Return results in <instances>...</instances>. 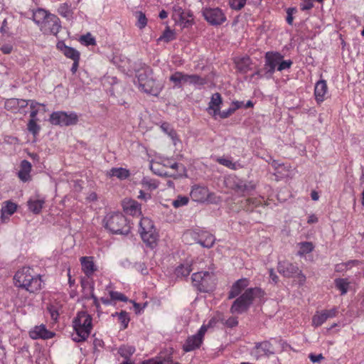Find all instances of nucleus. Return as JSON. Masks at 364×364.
<instances>
[{"label":"nucleus","mask_w":364,"mask_h":364,"mask_svg":"<svg viewBox=\"0 0 364 364\" xmlns=\"http://www.w3.org/2000/svg\"><path fill=\"white\" fill-rule=\"evenodd\" d=\"M188 198L187 196H178L177 198L172 202L174 208H179L186 205L188 203Z\"/></svg>","instance_id":"47"},{"label":"nucleus","mask_w":364,"mask_h":364,"mask_svg":"<svg viewBox=\"0 0 364 364\" xmlns=\"http://www.w3.org/2000/svg\"><path fill=\"white\" fill-rule=\"evenodd\" d=\"M191 15L188 11H185L179 5H174L173 6L172 18L176 22L181 23H187L189 21L188 17Z\"/></svg>","instance_id":"18"},{"label":"nucleus","mask_w":364,"mask_h":364,"mask_svg":"<svg viewBox=\"0 0 364 364\" xmlns=\"http://www.w3.org/2000/svg\"><path fill=\"white\" fill-rule=\"evenodd\" d=\"M58 11L63 17L70 18L72 15L70 5L67 3L61 4L58 8Z\"/></svg>","instance_id":"42"},{"label":"nucleus","mask_w":364,"mask_h":364,"mask_svg":"<svg viewBox=\"0 0 364 364\" xmlns=\"http://www.w3.org/2000/svg\"><path fill=\"white\" fill-rule=\"evenodd\" d=\"M50 14H48L47 11L44 9H39L33 12V21L40 26L43 21H46L48 16H50Z\"/></svg>","instance_id":"31"},{"label":"nucleus","mask_w":364,"mask_h":364,"mask_svg":"<svg viewBox=\"0 0 364 364\" xmlns=\"http://www.w3.org/2000/svg\"><path fill=\"white\" fill-rule=\"evenodd\" d=\"M58 310L59 306L57 304H49L47 307V311L49 313L51 319L53 320L54 321H56L58 320L59 316Z\"/></svg>","instance_id":"44"},{"label":"nucleus","mask_w":364,"mask_h":364,"mask_svg":"<svg viewBox=\"0 0 364 364\" xmlns=\"http://www.w3.org/2000/svg\"><path fill=\"white\" fill-rule=\"evenodd\" d=\"M30 267H23L16 272L14 279L15 285L25 289L30 293H35L41 289L43 282L40 275H34Z\"/></svg>","instance_id":"1"},{"label":"nucleus","mask_w":364,"mask_h":364,"mask_svg":"<svg viewBox=\"0 0 364 364\" xmlns=\"http://www.w3.org/2000/svg\"><path fill=\"white\" fill-rule=\"evenodd\" d=\"M296 11L295 8H289L287 11V22L288 24L291 25L293 23V14Z\"/></svg>","instance_id":"57"},{"label":"nucleus","mask_w":364,"mask_h":364,"mask_svg":"<svg viewBox=\"0 0 364 364\" xmlns=\"http://www.w3.org/2000/svg\"><path fill=\"white\" fill-rule=\"evenodd\" d=\"M81 40L85 42L87 46H92L95 44V39L90 33H87L81 37Z\"/></svg>","instance_id":"52"},{"label":"nucleus","mask_w":364,"mask_h":364,"mask_svg":"<svg viewBox=\"0 0 364 364\" xmlns=\"http://www.w3.org/2000/svg\"><path fill=\"white\" fill-rule=\"evenodd\" d=\"M215 241V237L212 234L204 232L199 235L198 243L203 247L210 248L214 245Z\"/></svg>","instance_id":"26"},{"label":"nucleus","mask_w":364,"mask_h":364,"mask_svg":"<svg viewBox=\"0 0 364 364\" xmlns=\"http://www.w3.org/2000/svg\"><path fill=\"white\" fill-rule=\"evenodd\" d=\"M235 112L232 110V109L230 107L227 110L220 112H218V114L220 118L225 119L230 117L232 114H233Z\"/></svg>","instance_id":"58"},{"label":"nucleus","mask_w":364,"mask_h":364,"mask_svg":"<svg viewBox=\"0 0 364 364\" xmlns=\"http://www.w3.org/2000/svg\"><path fill=\"white\" fill-rule=\"evenodd\" d=\"M208 327L203 325L196 335L188 337L183 346V350L185 352H190L198 348L203 343V337Z\"/></svg>","instance_id":"10"},{"label":"nucleus","mask_w":364,"mask_h":364,"mask_svg":"<svg viewBox=\"0 0 364 364\" xmlns=\"http://www.w3.org/2000/svg\"><path fill=\"white\" fill-rule=\"evenodd\" d=\"M109 296H110L111 300H112V301H122L126 302L128 301V299L125 295H124L123 294L118 292V291H110Z\"/></svg>","instance_id":"48"},{"label":"nucleus","mask_w":364,"mask_h":364,"mask_svg":"<svg viewBox=\"0 0 364 364\" xmlns=\"http://www.w3.org/2000/svg\"><path fill=\"white\" fill-rule=\"evenodd\" d=\"M165 360H162L161 358L157 359H150L148 360H145L142 363V364H164Z\"/></svg>","instance_id":"64"},{"label":"nucleus","mask_w":364,"mask_h":364,"mask_svg":"<svg viewBox=\"0 0 364 364\" xmlns=\"http://www.w3.org/2000/svg\"><path fill=\"white\" fill-rule=\"evenodd\" d=\"M139 87L148 94L158 96L162 90L163 86L153 78H147L145 75L139 74L138 76Z\"/></svg>","instance_id":"8"},{"label":"nucleus","mask_w":364,"mask_h":364,"mask_svg":"<svg viewBox=\"0 0 364 364\" xmlns=\"http://www.w3.org/2000/svg\"><path fill=\"white\" fill-rule=\"evenodd\" d=\"M327 320L323 311L317 312L312 318V325L315 327L321 326Z\"/></svg>","instance_id":"39"},{"label":"nucleus","mask_w":364,"mask_h":364,"mask_svg":"<svg viewBox=\"0 0 364 364\" xmlns=\"http://www.w3.org/2000/svg\"><path fill=\"white\" fill-rule=\"evenodd\" d=\"M124 210L129 215L133 216H139L141 215V205L140 204L132 199H124L122 202Z\"/></svg>","instance_id":"17"},{"label":"nucleus","mask_w":364,"mask_h":364,"mask_svg":"<svg viewBox=\"0 0 364 364\" xmlns=\"http://www.w3.org/2000/svg\"><path fill=\"white\" fill-rule=\"evenodd\" d=\"M36 121V118H31L27 124L28 132L32 133L33 136L37 135L41 129V127L37 124Z\"/></svg>","instance_id":"40"},{"label":"nucleus","mask_w":364,"mask_h":364,"mask_svg":"<svg viewBox=\"0 0 364 364\" xmlns=\"http://www.w3.org/2000/svg\"><path fill=\"white\" fill-rule=\"evenodd\" d=\"M249 285V280L246 278L238 279L235 282L229 292L228 299H232L238 296L241 291Z\"/></svg>","instance_id":"19"},{"label":"nucleus","mask_w":364,"mask_h":364,"mask_svg":"<svg viewBox=\"0 0 364 364\" xmlns=\"http://www.w3.org/2000/svg\"><path fill=\"white\" fill-rule=\"evenodd\" d=\"M218 161L225 166H227L228 168H232V169H235V164L234 163H232V161L228 159H218Z\"/></svg>","instance_id":"54"},{"label":"nucleus","mask_w":364,"mask_h":364,"mask_svg":"<svg viewBox=\"0 0 364 364\" xmlns=\"http://www.w3.org/2000/svg\"><path fill=\"white\" fill-rule=\"evenodd\" d=\"M262 294L263 292L260 288L247 289L240 297L235 300L230 308L231 313L242 314L247 311L255 298L262 296Z\"/></svg>","instance_id":"3"},{"label":"nucleus","mask_w":364,"mask_h":364,"mask_svg":"<svg viewBox=\"0 0 364 364\" xmlns=\"http://www.w3.org/2000/svg\"><path fill=\"white\" fill-rule=\"evenodd\" d=\"M44 203V200H29L28 202V208L33 213L38 214L41 212Z\"/></svg>","instance_id":"35"},{"label":"nucleus","mask_w":364,"mask_h":364,"mask_svg":"<svg viewBox=\"0 0 364 364\" xmlns=\"http://www.w3.org/2000/svg\"><path fill=\"white\" fill-rule=\"evenodd\" d=\"M156 230L153 221L148 218H143L139 222V233L145 232H150L151 230Z\"/></svg>","instance_id":"30"},{"label":"nucleus","mask_w":364,"mask_h":364,"mask_svg":"<svg viewBox=\"0 0 364 364\" xmlns=\"http://www.w3.org/2000/svg\"><path fill=\"white\" fill-rule=\"evenodd\" d=\"M292 65V61L290 60H281L279 66L277 67V70L282 71L283 70H286L289 68Z\"/></svg>","instance_id":"53"},{"label":"nucleus","mask_w":364,"mask_h":364,"mask_svg":"<svg viewBox=\"0 0 364 364\" xmlns=\"http://www.w3.org/2000/svg\"><path fill=\"white\" fill-rule=\"evenodd\" d=\"M118 315L119 321H120L122 328L125 329L128 326L129 322V317L126 311H122L120 313H116Z\"/></svg>","instance_id":"46"},{"label":"nucleus","mask_w":364,"mask_h":364,"mask_svg":"<svg viewBox=\"0 0 364 364\" xmlns=\"http://www.w3.org/2000/svg\"><path fill=\"white\" fill-rule=\"evenodd\" d=\"M186 83L191 85H203L206 83V80L203 77H201L198 75H188L186 74Z\"/></svg>","instance_id":"34"},{"label":"nucleus","mask_w":364,"mask_h":364,"mask_svg":"<svg viewBox=\"0 0 364 364\" xmlns=\"http://www.w3.org/2000/svg\"><path fill=\"white\" fill-rule=\"evenodd\" d=\"M109 175L119 179H125L129 177V171L124 168H112L109 171Z\"/></svg>","instance_id":"32"},{"label":"nucleus","mask_w":364,"mask_h":364,"mask_svg":"<svg viewBox=\"0 0 364 364\" xmlns=\"http://www.w3.org/2000/svg\"><path fill=\"white\" fill-rule=\"evenodd\" d=\"M58 48L60 49L67 58H69L73 60L80 59V53L73 48L67 46L63 43H59L58 44Z\"/></svg>","instance_id":"27"},{"label":"nucleus","mask_w":364,"mask_h":364,"mask_svg":"<svg viewBox=\"0 0 364 364\" xmlns=\"http://www.w3.org/2000/svg\"><path fill=\"white\" fill-rule=\"evenodd\" d=\"M322 311L323 312V314L326 316V318L328 319L329 318L335 317L338 313V309H337V308H333L331 309L323 310Z\"/></svg>","instance_id":"59"},{"label":"nucleus","mask_w":364,"mask_h":364,"mask_svg":"<svg viewBox=\"0 0 364 364\" xmlns=\"http://www.w3.org/2000/svg\"><path fill=\"white\" fill-rule=\"evenodd\" d=\"M161 128L164 132H166L169 136H171L172 138H173V136L175 135V132L170 128V125L168 123H166V122L163 123L161 126Z\"/></svg>","instance_id":"55"},{"label":"nucleus","mask_w":364,"mask_h":364,"mask_svg":"<svg viewBox=\"0 0 364 364\" xmlns=\"http://www.w3.org/2000/svg\"><path fill=\"white\" fill-rule=\"evenodd\" d=\"M169 80L174 83L175 87H181L183 83H186V74L176 72L170 76Z\"/></svg>","instance_id":"28"},{"label":"nucleus","mask_w":364,"mask_h":364,"mask_svg":"<svg viewBox=\"0 0 364 364\" xmlns=\"http://www.w3.org/2000/svg\"><path fill=\"white\" fill-rule=\"evenodd\" d=\"M247 0H230V7L236 11L241 10L246 4Z\"/></svg>","instance_id":"49"},{"label":"nucleus","mask_w":364,"mask_h":364,"mask_svg":"<svg viewBox=\"0 0 364 364\" xmlns=\"http://www.w3.org/2000/svg\"><path fill=\"white\" fill-rule=\"evenodd\" d=\"M225 324L230 328L235 327L238 324V321L236 318L230 317L226 321Z\"/></svg>","instance_id":"62"},{"label":"nucleus","mask_w":364,"mask_h":364,"mask_svg":"<svg viewBox=\"0 0 364 364\" xmlns=\"http://www.w3.org/2000/svg\"><path fill=\"white\" fill-rule=\"evenodd\" d=\"M225 182L227 187L232 189L238 194H243L246 191L253 189L252 186L247 185L244 181L235 176H228Z\"/></svg>","instance_id":"11"},{"label":"nucleus","mask_w":364,"mask_h":364,"mask_svg":"<svg viewBox=\"0 0 364 364\" xmlns=\"http://www.w3.org/2000/svg\"><path fill=\"white\" fill-rule=\"evenodd\" d=\"M190 196L194 201L204 203L210 198L211 193L206 187L195 185L192 187Z\"/></svg>","instance_id":"14"},{"label":"nucleus","mask_w":364,"mask_h":364,"mask_svg":"<svg viewBox=\"0 0 364 364\" xmlns=\"http://www.w3.org/2000/svg\"><path fill=\"white\" fill-rule=\"evenodd\" d=\"M255 349L259 356H269L274 353L273 346L269 341H263L262 343H257Z\"/></svg>","instance_id":"23"},{"label":"nucleus","mask_w":364,"mask_h":364,"mask_svg":"<svg viewBox=\"0 0 364 364\" xmlns=\"http://www.w3.org/2000/svg\"><path fill=\"white\" fill-rule=\"evenodd\" d=\"M31 164L27 160H23L20 165V170L18 172V178L23 182L31 180Z\"/></svg>","instance_id":"22"},{"label":"nucleus","mask_w":364,"mask_h":364,"mask_svg":"<svg viewBox=\"0 0 364 364\" xmlns=\"http://www.w3.org/2000/svg\"><path fill=\"white\" fill-rule=\"evenodd\" d=\"M336 287L341 291V294H345L347 293L348 287H349V282H348L347 279H342L338 278L336 279L334 281Z\"/></svg>","instance_id":"36"},{"label":"nucleus","mask_w":364,"mask_h":364,"mask_svg":"<svg viewBox=\"0 0 364 364\" xmlns=\"http://www.w3.org/2000/svg\"><path fill=\"white\" fill-rule=\"evenodd\" d=\"M193 286L200 292L209 293L215 288V277L213 272H198L191 276Z\"/></svg>","instance_id":"5"},{"label":"nucleus","mask_w":364,"mask_h":364,"mask_svg":"<svg viewBox=\"0 0 364 364\" xmlns=\"http://www.w3.org/2000/svg\"><path fill=\"white\" fill-rule=\"evenodd\" d=\"M142 184L146 186V187H148L151 189H156L158 186L152 181H149L147 179H145L144 178L143 181H142Z\"/></svg>","instance_id":"61"},{"label":"nucleus","mask_w":364,"mask_h":364,"mask_svg":"<svg viewBox=\"0 0 364 364\" xmlns=\"http://www.w3.org/2000/svg\"><path fill=\"white\" fill-rule=\"evenodd\" d=\"M92 317L85 311H80L74 318L73 323L76 336L73 337L75 342H81L85 341L92 330Z\"/></svg>","instance_id":"2"},{"label":"nucleus","mask_w":364,"mask_h":364,"mask_svg":"<svg viewBox=\"0 0 364 364\" xmlns=\"http://www.w3.org/2000/svg\"><path fill=\"white\" fill-rule=\"evenodd\" d=\"M135 348L131 346H122L119 347L118 353L120 355L127 360H129V357L134 353Z\"/></svg>","instance_id":"38"},{"label":"nucleus","mask_w":364,"mask_h":364,"mask_svg":"<svg viewBox=\"0 0 364 364\" xmlns=\"http://www.w3.org/2000/svg\"><path fill=\"white\" fill-rule=\"evenodd\" d=\"M300 245V250L299 251V255H303L307 253H309L313 251L314 250V245L311 242H301L299 244Z\"/></svg>","instance_id":"43"},{"label":"nucleus","mask_w":364,"mask_h":364,"mask_svg":"<svg viewBox=\"0 0 364 364\" xmlns=\"http://www.w3.org/2000/svg\"><path fill=\"white\" fill-rule=\"evenodd\" d=\"M9 30H10V28L8 26V21L6 19H4L2 22V25L1 27V33L2 34H6V35L9 36L11 34Z\"/></svg>","instance_id":"60"},{"label":"nucleus","mask_w":364,"mask_h":364,"mask_svg":"<svg viewBox=\"0 0 364 364\" xmlns=\"http://www.w3.org/2000/svg\"><path fill=\"white\" fill-rule=\"evenodd\" d=\"M4 107L6 109L16 112L18 111V99L11 98L5 102Z\"/></svg>","instance_id":"41"},{"label":"nucleus","mask_w":364,"mask_h":364,"mask_svg":"<svg viewBox=\"0 0 364 364\" xmlns=\"http://www.w3.org/2000/svg\"><path fill=\"white\" fill-rule=\"evenodd\" d=\"M105 228L114 234L127 235L130 227L124 215L119 213H114L106 216Z\"/></svg>","instance_id":"6"},{"label":"nucleus","mask_w":364,"mask_h":364,"mask_svg":"<svg viewBox=\"0 0 364 364\" xmlns=\"http://www.w3.org/2000/svg\"><path fill=\"white\" fill-rule=\"evenodd\" d=\"M262 294L263 292L260 288L247 289L240 297L235 300L230 308L231 313L242 314L247 311L255 298L262 296Z\"/></svg>","instance_id":"4"},{"label":"nucleus","mask_w":364,"mask_h":364,"mask_svg":"<svg viewBox=\"0 0 364 364\" xmlns=\"http://www.w3.org/2000/svg\"><path fill=\"white\" fill-rule=\"evenodd\" d=\"M309 358L310 359V360L312 363H320L322 360L324 359V357L323 356V355L321 353L318 354V355L310 353L309 355Z\"/></svg>","instance_id":"56"},{"label":"nucleus","mask_w":364,"mask_h":364,"mask_svg":"<svg viewBox=\"0 0 364 364\" xmlns=\"http://www.w3.org/2000/svg\"><path fill=\"white\" fill-rule=\"evenodd\" d=\"M190 264H181L176 269V274L177 277H187L193 269Z\"/></svg>","instance_id":"37"},{"label":"nucleus","mask_w":364,"mask_h":364,"mask_svg":"<svg viewBox=\"0 0 364 364\" xmlns=\"http://www.w3.org/2000/svg\"><path fill=\"white\" fill-rule=\"evenodd\" d=\"M175 38V34L173 31L167 28L163 35L159 38V40H164L166 42H169Z\"/></svg>","instance_id":"50"},{"label":"nucleus","mask_w":364,"mask_h":364,"mask_svg":"<svg viewBox=\"0 0 364 364\" xmlns=\"http://www.w3.org/2000/svg\"><path fill=\"white\" fill-rule=\"evenodd\" d=\"M328 87L326 80H321L316 83L314 95L318 103L323 102Z\"/></svg>","instance_id":"21"},{"label":"nucleus","mask_w":364,"mask_h":364,"mask_svg":"<svg viewBox=\"0 0 364 364\" xmlns=\"http://www.w3.org/2000/svg\"><path fill=\"white\" fill-rule=\"evenodd\" d=\"M237 69L243 73H246L250 70V58L249 57H244L235 60Z\"/></svg>","instance_id":"29"},{"label":"nucleus","mask_w":364,"mask_h":364,"mask_svg":"<svg viewBox=\"0 0 364 364\" xmlns=\"http://www.w3.org/2000/svg\"><path fill=\"white\" fill-rule=\"evenodd\" d=\"M140 235L142 240L144 243L146 244L147 246L153 248L156 245L159 235L156 230L141 233Z\"/></svg>","instance_id":"25"},{"label":"nucleus","mask_w":364,"mask_h":364,"mask_svg":"<svg viewBox=\"0 0 364 364\" xmlns=\"http://www.w3.org/2000/svg\"><path fill=\"white\" fill-rule=\"evenodd\" d=\"M29 102L30 107L31 109L30 113V117L36 118V116L38 113V109L37 108V107L41 105L35 100H29Z\"/></svg>","instance_id":"51"},{"label":"nucleus","mask_w":364,"mask_h":364,"mask_svg":"<svg viewBox=\"0 0 364 364\" xmlns=\"http://www.w3.org/2000/svg\"><path fill=\"white\" fill-rule=\"evenodd\" d=\"M202 14L205 19L211 25H220L226 21L225 14L219 8H204Z\"/></svg>","instance_id":"9"},{"label":"nucleus","mask_w":364,"mask_h":364,"mask_svg":"<svg viewBox=\"0 0 364 364\" xmlns=\"http://www.w3.org/2000/svg\"><path fill=\"white\" fill-rule=\"evenodd\" d=\"M136 16L137 17L136 26L140 29L144 28L147 24V19L145 14L142 11H137Z\"/></svg>","instance_id":"45"},{"label":"nucleus","mask_w":364,"mask_h":364,"mask_svg":"<svg viewBox=\"0 0 364 364\" xmlns=\"http://www.w3.org/2000/svg\"><path fill=\"white\" fill-rule=\"evenodd\" d=\"M50 122L53 125L68 127L76 124L78 117L75 112H54L50 116Z\"/></svg>","instance_id":"7"},{"label":"nucleus","mask_w":364,"mask_h":364,"mask_svg":"<svg viewBox=\"0 0 364 364\" xmlns=\"http://www.w3.org/2000/svg\"><path fill=\"white\" fill-rule=\"evenodd\" d=\"M17 208V205L11 201H6L5 205L1 208V219L4 220V215L7 214L11 215L14 213Z\"/></svg>","instance_id":"33"},{"label":"nucleus","mask_w":364,"mask_h":364,"mask_svg":"<svg viewBox=\"0 0 364 364\" xmlns=\"http://www.w3.org/2000/svg\"><path fill=\"white\" fill-rule=\"evenodd\" d=\"M242 107H244V102L242 101H234L230 106L234 112Z\"/></svg>","instance_id":"63"},{"label":"nucleus","mask_w":364,"mask_h":364,"mask_svg":"<svg viewBox=\"0 0 364 364\" xmlns=\"http://www.w3.org/2000/svg\"><path fill=\"white\" fill-rule=\"evenodd\" d=\"M82 269L86 276L90 277L97 270L92 257H82L80 258Z\"/></svg>","instance_id":"20"},{"label":"nucleus","mask_w":364,"mask_h":364,"mask_svg":"<svg viewBox=\"0 0 364 364\" xmlns=\"http://www.w3.org/2000/svg\"><path fill=\"white\" fill-rule=\"evenodd\" d=\"M29 336L33 339H48L53 337L54 333L46 329L44 325L37 326L29 332Z\"/></svg>","instance_id":"16"},{"label":"nucleus","mask_w":364,"mask_h":364,"mask_svg":"<svg viewBox=\"0 0 364 364\" xmlns=\"http://www.w3.org/2000/svg\"><path fill=\"white\" fill-rule=\"evenodd\" d=\"M60 22L59 18L53 14L50 15L48 18L42 22L41 30L45 34L56 35L60 29Z\"/></svg>","instance_id":"12"},{"label":"nucleus","mask_w":364,"mask_h":364,"mask_svg":"<svg viewBox=\"0 0 364 364\" xmlns=\"http://www.w3.org/2000/svg\"><path fill=\"white\" fill-rule=\"evenodd\" d=\"M222 103V97L220 93L216 92L214 93L211 100L209 102L208 105V111L210 114H212L214 117H215L219 112L220 105Z\"/></svg>","instance_id":"24"},{"label":"nucleus","mask_w":364,"mask_h":364,"mask_svg":"<svg viewBox=\"0 0 364 364\" xmlns=\"http://www.w3.org/2000/svg\"><path fill=\"white\" fill-rule=\"evenodd\" d=\"M299 267L294 263L284 260L279 262L277 265V270L279 274L285 277H293L299 273Z\"/></svg>","instance_id":"13"},{"label":"nucleus","mask_w":364,"mask_h":364,"mask_svg":"<svg viewBox=\"0 0 364 364\" xmlns=\"http://www.w3.org/2000/svg\"><path fill=\"white\" fill-rule=\"evenodd\" d=\"M283 55L278 52H267L265 54V65L268 73H273L276 67H278Z\"/></svg>","instance_id":"15"}]
</instances>
